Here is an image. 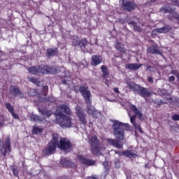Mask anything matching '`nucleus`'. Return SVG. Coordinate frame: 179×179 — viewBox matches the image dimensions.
<instances>
[{
    "mask_svg": "<svg viewBox=\"0 0 179 179\" xmlns=\"http://www.w3.org/2000/svg\"><path fill=\"white\" fill-rule=\"evenodd\" d=\"M113 135L116 138H107L106 142L113 148L122 149L124 148V142L122 141H125V128H128L129 124L122 123L118 120H113Z\"/></svg>",
    "mask_w": 179,
    "mask_h": 179,
    "instance_id": "obj_1",
    "label": "nucleus"
},
{
    "mask_svg": "<svg viewBox=\"0 0 179 179\" xmlns=\"http://www.w3.org/2000/svg\"><path fill=\"white\" fill-rule=\"evenodd\" d=\"M87 89L89 87L83 85L79 87V92L87 105L85 108L86 113L93 118H97L99 117V111L92 106V93Z\"/></svg>",
    "mask_w": 179,
    "mask_h": 179,
    "instance_id": "obj_2",
    "label": "nucleus"
},
{
    "mask_svg": "<svg viewBox=\"0 0 179 179\" xmlns=\"http://www.w3.org/2000/svg\"><path fill=\"white\" fill-rule=\"evenodd\" d=\"M127 85L129 90H132L134 93H138V94H139L141 97H143V99H146L152 96V93H150L147 88L136 84L132 81L127 82Z\"/></svg>",
    "mask_w": 179,
    "mask_h": 179,
    "instance_id": "obj_3",
    "label": "nucleus"
},
{
    "mask_svg": "<svg viewBox=\"0 0 179 179\" xmlns=\"http://www.w3.org/2000/svg\"><path fill=\"white\" fill-rule=\"evenodd\" d=\"M52 136V140L48 143L47 148L43 151L45 156H51V155H54L55 150H57V145H58V134L55 133Z\"/></svg>",
    "mask_w": 179,
    "mask_h": 179,
    "instance_id": "obj_4",
    "label": "nucleus"
},
{
    "mask_svg": "<svg viewBox=\"0 0 179 179\" xmlns=\"http://www.w3.org/2000/svg\"><path fill=\"white\" fill-rule=\"evenodd\" d=\"M56 117H59L57 122L62 128H71L72 127V118L62 112H56Z\"/></svg>",
    "mask_w": 179,
    "mask_h": 179,
    "instance_id": "obj_5",
    "label": "nucleus"
},
{
    "mask_svg": "<svg viewBox=\"0 0 179 179\" xmlns=\"http://www.w3.org/2000/svg\"><path fill=\"white\" fill-rule=\"evenodd\" d=\"M90 152L92 155H94V156H97L100 151L101 150V145L99 141V138L97 136H94L91 137L90 139Z\"/></svg>",
    "mask_w": 179,
    "mask_h": 179,
    "instance_id": "obj_6",
    "label": "nucleus"
},
{
    "mask_svg": "<svg viewBox=\"0 0 179 179\" xmlns=\"http://www.w3.org/2000/svg\"><path fill=\"white\" fill-rule=\"evenodd\" d=\"M12 152V145L10 144V138L7 136L5 141H0V153H1L3 157H6V155Z\"/></svg>",
    "mask_w": 179,
    "mask_h": 179,
    "instance_id": "obj_7",
    "label": "nucleus"
},
{
    "mask_svg": "<svg viewBox=\"0 0 179 179\" xmlns=\"http://www.w3.org/2000/svg\"><path fill=\"white\" fill-rule=\"evenodd\" d=\"M57 146L61 150H70L72 149V143L65 138H62L59 140V135H58V145Z\"/></svg>",
    "mask_w": 179,
    "mask_h": 179,
    "instance_id": "obj_8",
    "label": "nucleus"
},
{
    "mask_svg": "<svg viewBox=\"0 0 179 179\" xmlns=\"http://www.w3.org/2000/svg\"><path fill=\"white\" fill-rule=\"evenodd\" d=\"M76 115H77L80 124L86 127L87 125V119H86V113H85L83 109H82V108H78L76 110Z\"/></svg>",
    "mask_w": 179,
    "mask_h": 179,
    "instance_id": "obj_9",
    "label": "nucleus"
},
{
    "mask_svg": "<svg viewBox=\"0 0 179 179\" xmlns=\"http://www.w3.org/2000/svg\"><path fill=\"white\" fill-rule=\"evenodd\" d=\"M42 66V75H52V73H57L58 70L55 66H50L48 64H44Z\"/></svg>",
    "mask_w": 179,
    "mask_h": 179,
    "instance_id": "obj_10",
    "label": "nucleus"
},
{
    "mask_svg": "<svg viewBox=\"0 0 179 179\" xmlns=\"http://www.w3.org/2000/svg\"><path fill=\"white\" fill-rule=\"evenodd\" d=\"M29 73L35 76L43 75V66L41 65L32 66L27 69Z\"/></svg>",
    "mask_w": 179,
    "mask_h": 179,
    "instance_id": "obj_11",
    "label": "nucleus"
},
{
    "mask_svg": "<svg viewBox=\"0 0 179 179\" xmlns=\"http://www.w3.org/2000/svg\"><path fill=\"white\" fill-rule=\"evenodd\" d=\"M129 118L130 122L132 124L134 129L136 131H138L139 134H144V131L142 129V127L141 126V122H136V115L130 116L129 115Z\"/></svg>",
    "mask_w": 179,
    "mask_h": 179,
    "instance_id": "obj_12",
    "label": "nucleus"
},
{
    "mask_svg": "<svg viewBox=\"0 0 179 179\" xmlns=\"http://www.w3.org/2000/svg\"><path fill=\"white\" fill-rule=\"evenodd\" d=\"M171 28L170 26L166 25L164 26L161 28H157L152 31V36H157V34H164V33H169V31H171Z\"/></svg>",
    "mask_w": 179,
    "mask_h": 179,
    "instance_id": "obj_13",
    "label": "nucleus"
},
{
    "mask_svg": "<svg viewBox=\"0 0 179 179\" xmlns=\"http://www.w3.org/2000/svg\"><path fill=\"white\" fill-rule=\"evenodd\" d=\"M148 54H157L158 55H163V52L160 51V48L157 44H152L147 48Z\"/></svg>",
    "mask_w": 179,
    "mask_h": 179,
    "instance_id": "obj_14",
    "label": "nucleus"
},
{
    "mask_svg": "<svg viewBox=\"0 0 179 179\" xmlns=\"http://www.w3.org/2000/svg\"><path fill=\"white\" fill-rule=\"evenodd\" d=\"M78 160L81 164L85 166H94L96 161L86 158L85 155H78Z\"/></svg>",
    "mask_w": 179,
    "mask_h": 179,
    "instance_id": "obj_15",
    "label": "nucleus"
},
{
    "mask_svg": "<svg viewBox=\"0 0 179 179\" xmlns=\"http://www.w3.org/2000/svg\"><path fill=\"white\" fill-rule=\"evenodd\" d=\"M174 10H176V8L170 7V4H166L161 9V12H163L164 13H171L169 16V19L171 20L176 19L174 16H173V13H176Z\"/></svg>",
    "mask_w": 179,
    "mask_h": 179,
    "instance_id": "obj_16",
    "label": "nucleus"
},
{
    "mask_svg": "<svg viewBox=\"0 0 179 179\" xmlns=\"http://www.w3.org/2000/svg\"><path fill=\"white\" fill-rule=\"evenodd\" d=\"M122 6L123 7V9L127 10V12H131V10H134L138 5H136L134 1H124L122 2Z\"/></svg>",
    "mask_w": 179,
    "mask_h": 179,
    "instance_id": "obj_17",
    "label": "nucleus"
},
{
    "mask_svg": "<svg viewBox=\"0 0 179 179\" xmlns=\"http://www.w3.org/2000/svg\"><path fill=\"white\" fill-rule=\"evenodd\" d=\"M10 94H13V96H15V97L18 96L21 99H23V97L24 96L23 94V92H22V91H20V89H19V87H17V86H15V85H11L10 87Z\"/></svg>",
    "mask_w": 179,
    "mask_h": 179,
    "instance_id": "obj_18",
    "label": "nucleus"
},
{
    "mask_svg": "<svg viewBox=\"0 0 179 179\" xmlns=\"http://www.w3.org/2000/svg\"><path fill=\"white\" fill-rule=\"evenodd\" d=\"M4 105L6 110L11 114L12 117H14L15 120H19V115L15 113V107H13L9 102L5 103Z\"/></svg>",
    "mask_w": 179,
    "mask_h": 179,
    "instance_id": "obj_19",
    "label": "nucleus"
},
{
    "mask_svg": "<svg viewBox=\"0 0 179 179\" xmlns=\"http://www.w3.org/2000/svg\"><path fill=\"white\" fill-rule=\"evenodd\" d=\"M103 62V57L99 55H94L91 58V65L92 66H97Z\"/></svg>",
    "mask_w": 179,
    "mask_h": 179,
    "instance_id": "obj_20",
    "label": "nucleus"
},
{
    "mask_svg": "<svg viewBox=\"0 0 179 179\" xmlns=\"http://www.w3.org/2000/svg\"><path fill=\"white\" fill-rule=\"evenodd\" d=\"M59 108L60 110H57L56 113H62V114H66V115H72V111L68 105L63 103L59 106Z\"/></svg>",
    "mask_w": 179,
    "mask_h": 179,
    "instance_id": "obj_21",
    "label": "nucleus"
},
{
    "mask_svg": "<svg viewBox=\"0 0 179 179\" xmlns=\"http://www.w3.org/2000/svg\"><path fill=\"white\" fill-rule=\"evenodd\" d=\"M130 110L136 114V115H138V118L141 120V121L143 120V115L142 114V111L139 110L136 106L135 105H131L130 106Z\"/></svg>",
    "mask_w": 179,
    "mask_h": 179,
    "instance_id": "obj_22",
    "label": "nucleus"
},
{
    "mask_svg": "<svg viewBox=\"0 0 179 179\" xmlns=\"http://www.w3.org/2000/svg\"><path fill=\"white\" fill-rule=\"evenodd\" d=\"M48 57H57L59 54L57 48H50L46 50Z\"/></svg>",
    "mask_w": 179,
    "mask_h": 179,
    "instance_id": "obj_23",
    "label": "nucleus"
},
{
    "mask_svg": "<svg viewBox=\"0 0 179 179\" xmlns=\"http://www.w3.org/2000/svg\"><path fill=\"white\" fill-rule=\"evenodd\" d=\"M141 64H131L129 63L125 66L126 69H130V71H138L140 68H141Z\"/></svg>",
    "mask_w": 179,
    "mask_h": 179,
    "instance_id": "obj_24",
    "label": "nucleus"
},
{
    "mask_svg": "<svg viewBox=\"0 0 179 179\" xmlns=\"http://www.w3.org/2000/svg\"><path fill=\"white\" fill-rule=\"evenodd\" d=\"M122 156H125L126 157H129V159H131V157H138V155L135 154L134 151L132 150H124L122 152Z\"/></svg>",
    "mask_w": 179,
    "mask_h": 179,
    "instance_id": "obj_25",
    "label": "nucleus"
},
{
    "mask_svg": "<svg viewBox=\"0 0 179 179\" xmlns=\"http://www.w3.org/2000/svg\"><path fill=\"white\" fill-rule=\"evenodd\" d=\"M60 164L62 167H72V162L66 158H62Z\"/></svg>",
    "mask_w": 179,
    "mask_h": 179,
    "instance_id": "obj_26",
    "label": "nucleus"
},
{
    "mask_svg": "<svg viewBox=\"0 0 179 179\" xmlns=\"http://www.w3.org/2000/svg\"><path fill=\"white\" fill-rule=\"evenodd\" d=\"M115 48L116 50H117V51H120L121 54H127V49H125L124 44L117 42V43H115Z\"/></svg>",
    "mask_w": 179,
    "mask_h": 179,
    "instance_id": "obj_27",
    "label": "nucleus"
},
{
    "mask_svg": "<svg viewBox=\"0 0 179 179\" xmlns=\"http://www.w3.org/2000/svg\"><path fill=\"white\" fill-rule=\"evenodd\" d=\"M101 71H102V78L107 79L110 76V71H108V69L105 65L101 66Z\"/></svg>",
    "mask_w": 179,
    "mask_h": 179,
    "instance_id": "obj_28",
    "label": "nucleus"
},
{
    "mask_svg": "<svg viewBox=\"0 0 179 179\" xmlns=\"http://www.w3.org/2000/svg\"><path fill=\"white\" fill-rule=\"evenodd\" d=\"M41 113L43 117H47L48 118H50L52 114V111L48 109H42Z\"/></svg>",
    "mask_w": 179,
    "mask_h": 179,
    "instance_id": "obj_29",
    "label": "nucleus"
},
{
    "mask_svg": "<svg viewBox=\"0 0 179 179\" xmlns=\"http://www.w3.org/2000/svg\"><path fill=\"white\" fill-rule=\"evenodd\" d=\"M78 45H79V47H80L81 50H85L86 48V46L87 45V40L81 39L78 42Z\"/></svg>",
    "mask_w": 179,
    "mask_h": 179,
    "instance_id": "obj_30",
    "label": "nucleus"
},
{
    "mask_svg": "<svg viewBox=\"0 0 179 179\" xmlns=\"http://www.w3.org/2000/svg\"><path fill=\"white\" fill-rule=\"evenodd\" d=\"M44 131L43 128H39L38 127H34L32 129L33 135H38V134H41Z\"/></svg>",
    "mask_w": 179,
    "mask_h": 179,
    "instance_id": "obj_31",
    "label": "nucleus"
},
{
    "mask_svg": "<svg viewBox=\"0 0 179 179\" xmlns=\"http://www.w3.org/2000/svg\"><path fill=\"white\" fill-rule=\"evenodd\" d=\"M29 82H31V83H34V85H40V81H38V78H36L33 76L27 77Z\"/></svg>",
    "mask_w": 179,
    "mask_h": 179,
    "instance_id": "obj_32",
    "label": "nucleus"
},
{
    "mask_svg": "<svg viewBox=\"0 0 179 179\" xmlns=\"http://www.w3.org/2000/svg\"><path fill=\"white\" fill-rule=\"evenodd\" d=\"M103 166H104V169L106 171V174H108L110 173V163L108 162V161H105L103 163Z\"/></svg>",
    "mask_w": 179,
    "mask_h": 179,
    "instance_id": "obj_33",
    "label": "nucleus"
},
{
    "mask_svg": "<svg viewBox=\"0 0 179 179\" xmlns=\"http://www.w3.org/2000/svg\"><path fill=\"white\" fill-rule=\"evenodd\" d=\"M30 121H32V122H36V121H40V116L36 115H31L30 116Z\"/></svg>",
    "mask_w": 179,
    "mask_h": 179,
    "instance_id": "obj_34",
    "label": "nucleus"
},
{
    "mask_svg": "<svg viewBox=\"0 0 179 179\" xmlns=\"http://www.w3.org/2000/svg\"><path fill=\"white\" fill-rule=\"evenodd\" d=\"M131 24L134 27V31H142V28H141L139 25L136 24V23H131Z\"/></svg>",
    "mask_w": 179,
    "mask_h": 179,
    "instance_id": "obj_35",
    "label": "nucleus"
},
{
    "mask_svg": "<svg viewBox=\"0 0 179 179\" xmlns=\"http://www.w3.org/2000/svg\"><path fill=\"white\" fill-rule=\"evenodd\" d=\"M11 171H13V176L15 177H19V171L15 168V166H12Z\"/></svg>",
    "mask_w": 179,
    "mask_h": 179,
    "instance_id": "obj_36",
    "label": "nucleus"
},
{
    "mask_svg": "<svg viewBox=\"0 0 179 179\" xmlns=\"http://www.w3.org/2000/svg\"><path fill=\"white\" fill-rule=\"evenodd\" d=\"M114 166H115V169H120V167H121V163H120V159H116L115 160Z\"/></svg>",
    "mask_w": 179,
    "mask_h": 179,
    "instance_id": "obj_37",
    "label": "nucleus"
},
{
    "mask_svg": "<svg viewBox=\"0 0 179 179\" xmlns=\"http://www.w3.org/2000/svg\"><path fill=\"white\" fill-rule=\"evenodd\" d=\"M43 92L44 96H47V94H48V87L47 85L43 86Z\"/></svg>",
    "mask_w": 179,
    "mask_h": 179,
    "instance_id": "obj_38",
    "label": "nucleus"
},
{
    "mask_svg": "<svg viewBox=\"0 0 179 179\" xmlns=\"http://www.w3.org/2000/svg\"><path fill=\"white\" fill-rule=\"evenodd\" d=\"M171 120L173 121H179V115L178 114H174L171 117Z\"/></svg>",
    "mask_w": 179,
    "mask_h": 179,
    "instance_id": "obj_39",
    "label": "nucleus"
},
{
    "mask_svg": "<svg viewBox=\"0 0 179 179\" xmlns=\"http://www.w3.org/2000/svg\"><path fill=\"white\" fill-rule=\"evenodd\" d=\"M48 101H50V103H55L57 99H55L54 96H50L48 98Z\"/></svg>",
    "mask_w": 179,
    "mask_h": 179,
    "instance_id": "obj_40",
    "label": "nucleus"
},
{
    "mask_svg": "<svg viewBox=\"0 0 179 179\" xmlns=\"http://www.w3.org/2000/svg\"><path fill=\"white\" fill-rule=\"evenodd\" d=\"M169 82H174V80H176V77H174V76H171L169 78Z\"/></svg>",
    "mask_w": 179,
    "mask_h": 179,
    "instance_id": "obj_41",
    "label": "nucleus"
},
{
    "mask_svg": "<svg viewBox=\"0 0 179 179\" xmlns=\"http://www.w3.org/2000/svg\"><path fill=\"white\" fill-rule=\"evenodd\" d=\"M177 73H178V71H177L176 70H172L171 71V75H175L176 76H177Z\"/></svg>",
    "mask_w": 179,
    "mask_h": 179,
    "instance_id": "obj_42",
    "label": "nucleus"
},
{
    "mask_svg": "<svg viewBox=\"0 0 179 179\" xmlns=\"http://www.w3.org/2000/svg\"><path fill=\"white\" fill-rule=\"evenodd\" d=\"M147 80H148V82H149V83H153V82H154L152 77H148Z\"/></svg>",
    "mask_w": 179,
    "mask_h": 179,
    "instance_id": "obj_43",
    "label": "nucleus"
},
{
    "mask_svg": "<svg viewBox=\"0 0 179 179\" xmlns=\"http://www.w3.org/2000/svg\"><path fill=\"white\" fill-rule=\"evenodd\" d=\"M163 104H164V102H163V101H157V106H163Z\"/></svg>",
    "mask_w": 179,
    "mask_h": 179,
    "instance_id": "obj_44",
    "label": "nucleus"
},
{
    "mask_svg": "<svg viewBox=\"0 0 179 179\" xmlns=\"http://www.w3.org/2000/svg\"><path fill=\"white\" fill-rule=\"evenodd\" d=\"M88 179H99V177L95 175L94 176L89 177Z\"/></svg>",
    "mask_w": 179,
    "mask_h": 179,
    "instance_id": "obj_45",
    "label": "nucleus"
},
{
    "mask_svg": "<svg viewBox=\"0 0 179 179\" xmlns=\"http://www.w3.org/2000/svg\"><path fill=\"white\" fill-rule=\"evenodd\" d=\"M105 85H106V86H110V81L107 79L105 80Z\"/></svg>",
    "mask_w": 179,
    "mask_h": 179,
    "instance_id": "obj_46",
    "label": "nucleus"
},
{
    "mask_svg": "<svg viewBox=\"0 0 179 179\" xmlns=\"http://www.w3.org/2000/svg\"><path fill=\"white\" fill-rule=\"evenodd\" d=\"M113 90L115 93H117V94L120 93V90L118 89V87L114 88Z\"/></svg>",
    "mask_w": 179,
    "mask_h": 179,
    "instance_id": "obj_47",
    "label": "nucleus"
},
{
    "mask_svg": "<svg viewBox=\"0 0 179 179\" xmlns=\"http://www.w3.org/2000/svg\"><path fill=\"white\" fill-rule=\"evenodd\" d=\"M62 85H66V84H67L66 80H64V78H62Z\"/></svg>",
    "mask_w": 179,
    "mask_h": 179,
    "instance_id": "obj_48",
    "label": "nucleus"
},
{
    "mask_svg": "<svg viewBox=\"0 0 179 179\" xmlns=\"http://www.w3.org/2000/svg\"><path fill=\"white\" fill-rule=\"evenodd\" d=\"M131 23H135V22H131Z\"/></svg>",
    "mask_w": 179,
    "mask_h": 179,
    "instance_id": "obj_49",
    "label": "nucleus"
},
{
    "mask_svg": "<svg viewBox=\"0 0 179 179\" xmlns=\"http://www.w3.org/2000/svg\"><path fill=\"white\" fill-rule=\"evenodd\" d=\"M150 1H153V0H150Z\"/></svg>",
    "mask_w": 179,
    "mask_h": 179,
    "instance_id": "obj_50",
    "label": "nucleus"
}]
</instances>
